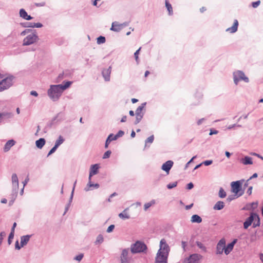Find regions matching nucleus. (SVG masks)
I'll use <instances>...</instances> for the list:
<instances>
[{
  "label": "nucleus",
  "mask_w": 263,
  "mask_h": 263,
  "mask_svg": "<svg viewBox=\"0 0 263 263\" xmlns=\"http://www.w3.org/2000/svg\"><path fill=\"white\" fill-rule=\"evenodd\" d=\"M72 83L71 81H64L63 84L51 85L47 90V95L54 102L57 101L62 95L63 92L67 89Z\"/></svg>",
  "instance_id": "nucleus-1"
},
{
  "label": "nucleus",
  "mask_w": 263,
  "mask_h": 263,
  "mask_svg": "<svg viewBox=\"0 0 263 263\" xmlns=\"http://www.w3.org/2000/svg\"><path fill=\"white\" fill-rule=\"evenodd\" d=\"M15 77L12 75H9L0 81V92L9 89L14 83Z\"/></svg>",
  "instance_id": "nucleus-2"
},
{
  "label": "nucleus",
  "mask_w": 263,
  "mask_h": 263,
  "mask_svg": "<svg viewBox=\"0 0 263 263\" xmlns=\"http://www.w3.org/2000/svg\"><path fill=\"white\" fill-rule=\"evenodd\" d=\"M244 180L233 181L231 183V191L235 194H238V197L242 196L244 193V190H242V184Z\"/></svg>",
  "instance_id": "nucleus-3"
},
{
  "label": "nucleus",
  "mask_w": 263,
  "mask_h": 263,
  "mask_svg": "<svg viewBox=\"0 0 263 263\" xmlns=\"http://www.w3.org/2000/svg\"><path fill=\"white\" fill-rule=\"evenodd\" d=\"M147 249L146 245L142 241H137L131 246V252L133 254L144 252Z\"/></svg>",
  "instance_id": "nucleus-4"
},
{
  "label": "nucleus",
  "mask_w": 263,
  "mask_h": 263,
  "mask_svg": "<svg viewBox=\"0 0 263 263\" xmlns=\"http://www.w3.org/2000/svg\"><path fill=\"white\" fill-rule=\"evenodd\" d=\"M234 83L237 85L240 81H243L246 83L249 82V78L245 76V73L241 70H237L233 73Z\"/></svg>",
  "instance_id": "nucleus-5"
},
{
  "label": "nucleus",
  "mask_w": 263,
  "mask_h": 263,
  "mask_svg": "<svg viewBox=\"0 0 263 263\" xmlns=\"http://www.w3.org/2000/svg\"><path fill=\"white\" fill-rule=\"evenodd\" d=\"M39 40V36H37L35 31L34 32L28 35L23 40V45L28 46L32 44Z\"/></svg>",
  "instance_id": "nucleus-6"
},
{
  "label": "nucleus",
  "mask_w": 263,
  "mask_h": 263,
  "mask_svg": "<svg viewBox=\"0 0 263 263\" xmlns=\"http://www.w3.org/2000/svg\"><path fill=\"white\" fill-rule=\"evenodd\" d=\"M129 24V22H125L122 24H119L118 22H114L112 23L110 30L115 32H119L124 27L128 26Z\"/></svg>",
  "instance_id": "nucleus-7"
},
{
  "label": "nucleus",
  "mask_w": 263,
  "mask_h": 263,
  "mask_svg": "<svg viewBox=\"0 0 263 263\" xmlns=\"http://www.w3.org/2000/svg\"><path fill=\"white\" fill-rule=\"evenodd\" d=\"M128 249H124L122 250L120 256L121 263H131L132 256H128Z\"/></svg>",
  "instance_id": "nucleus-8"
},
{
  "label": "nucleus",
  "mask_w": 263,
  "mask_h": 263,
  "mask_svg": "<svg viewBox=\"0 0 263 263\" xmlns=\"http://www.w3.org/2000/svg\"><path fill=\"white\" fill-rule=\"evenodd\" d=\"M168 254L158 251L155 258V263H167Z\"/></svg>",
  "instance_id": "nucleus-9"
},
{
  "label": "nucleus",
  "mask_w": 263,
  "mask_h": 263,
  "mask_svg": "<svg viewBox=\"0 0 263 263\" xmlns=\"http://www.w3.org/2000/svg\"><path fill=\"white\" fill-rule=\"evenodd\" d=\"M202 257L200 254H193L184 261V263H200Z\"/></svg>",
  "instance_id": "nucleus-10"
},
{
  "label": "nucleus",
  "mask_w": 263,
  "mask_h": 263,
  "mask_svg": "<svg viewBox=\"0 0 263 263\" xmlns=\"http://www.w3.org/2000/svg\"><path fill=\"white\" fill-rule=\"evenodd\" d=\"M12 192L13 194L16 196L18 193V179L16 174L14 173L12 175Z\"/></svg>",
  "instance_id": "nucleus-11"
},
{
  "label": "nucleus",
  "mask_w": 263,
  "mask_h": 263,
  "mask_svg": "<svg viewBox=\"0 0 263 263\" xmlns=\"http://www.w3.org/2000/svg\"><path fill=\"white\" fill-rule=\"evenodd\" d=\"M159 247L160 248L158 251H160V252L169 254V252L170 251V248L168 245L166 243L165 239L163 238L160 240Z\"/></svg>",
  "instance_id": "nucleus-12"
},
{
  "label": "nucleus",
  "mask_w": 263,
  "mask_h": 263,
  "mask_svg": "<svg viewBox=\"0 0 263 263\" xmlns=\"http://www.w3.org/2000/svg\"><path fill=\"white\" fill-rule=\"evenodd\" d=\"M256 213L252 212L250 213V216L248 217L243 222V228L247 229L249 226L253 224V220L255 219Z\"/></svg>",
  "instance_id": "nucleus-13"
},
{
  "label": "nucleus",
  "mask_w": 263,
  "mask_h": 263,
  "mask_svg": "<svg viewBox=\"0 0 263 263\" xmlns=\"http://www.w3.org/2000/svg\"><path fill=\"white\" fill-rule=\"evenodd\" d=\"M256 213L252 212L250 213V216L248 217L243 222V228L247 229L249 226L253 224V220L255 219Z\"/></svg>",
  "instance_id": "nucleus-14"
},
{
  "label": "nucleus",
  "mask_w": 263,
  "mask_h": 263,
  "mask_svg": "<svg viewBox=\"0 0 263 263\" xmlns=\"http://www.w3.org/2000/svg\"><path fill=\"white\" fill-rule=\"evenodd\" d=\"M226 240L224 238L221 239L216 246V254H222L224 252Z\"/></svg>",
  "instance_id": "nucleus-15"
},
{
  "label": "nucleus",
  "mask_w": 263,
  "mask_h": 263,
  "mask_svg": "<svg viewBox=\"0 0 263 263\" xmlns=\"http://www.w3.org/2000/svg\"><path fill=\"white\" fill-rule=\"evenodd\" d=\"M111 66H110L107 69H103L102 71V75L106 82L110 81Z\"/></svg>",
  "instance_id": "nucleus-16"
},
{
  "label": "nucleus",
  "mask_w": 263,
  "mask_h": 263,
  "mask_svg": "<svg viewBox=\"0 0 263 263\" xmlns=\"http://www.w3.org/2000/svg\"><path fill=\"white\" fill-rule=\"evenodd\" d=\"M237 239H234L233 240L228 243L227 246H225L224 253L228 255L233 249L234 245L237 243Z\"/></svg>",
  "instance_id": "nucleus-17"
},
{
  "label": "nucleus",
  "mask_w": 263,
  "mask_h": 263,
  "mask_svg": "<svg viewBox=\"0 0 263 263\" xmlns=\"http://www.w3.org/2000/svg\"><path fill=\"white\" fill-rule=\"evenodd\" d=\"M173 164L174 162L173 161L168 160L162 164L161 166V169L163 171H165L167 174H168L170 170L171 169L173 165Z\"/></svg>",
  "instance_id": "nucleus-18"
},
{
  "label": "nucleus",
  "mask_w": 263,
  "mask_h": 263,
  "mask_svg": "<svg viewBox=\"0 0 263 263\" xmlns=\"http://www.w3.org/2000/svg\"><path fill=\"white\" fill-rule=\"evenodd\" d=\"M99 168V165L98 164H95L91 165L90 171H89V180L91 179V177L93 175H95L98 173V170Z\"/></svg>",
  "instance_id": "nucleus-19"
},
{
  "label": "nucleus",
  "mask_w": 263,
  "mask_h": 263,
  "mask_svg": "<svg viewBox=\"0 0 263 263\" xmlns=\"http://www.w3.org/2000/svg\"><path fill=\"white\" fill-rule=\"evenodd\" d=\"M238 26V22L237 20H235L233 26L226 29V31L231 33L236 32L237 31Z\"/></svg>",
  "instance_id": "nucleus-20"
},
{
  "label": "nucleus",
  "mask_w": 263,
  "mask_h": 263,
  "mask_svg": "<svg viewBox=\"0 0 263 263\" xmlns=\"http://www.w3.org/2000/svg\"><path fill=\"white\" fill-rule=\"evenodd\" d=\"M20 15L21 17L27 21L31 20L33 18V17L31 16L28 15L27 13L24 9H20Z\"/></svg>",
  "instance_id": "nucleus-21"
},
{
  "label": "nucleus",
  "mask_w": 263,
  "mask_h": 263,
  "mask_svg": "<svg viewBox=\"0 0 263 263\" xmlns=\"http://www.w3.org/2000/svg\"><path fill=\"white\" fill-rule=\"evenodd\" d=\"M15 143V141L13 140H8L5 144L4 147V152H6L10 150L11 147L13 146Z\"/></svg>",
  "instance_id": "nucleus-22"
},
{
  "label": "nucleus",
  "mask_w": 263,
  "mask_h": 263,
  "mask_svg": "<svg viewBox=\"0 0 263 263\" xmlns=\"http://www.w3.org/2000/svg\"><path fill=\"white\" fill-rule=\"evenodd\" d=\"M31 235H24L21 237V243L22 246H26L31 238Z\"/></svg>",
  "instance_id": "nucleus-23"
},
{
  "label": "nucleus",
  "mask_w": 263,
  "mask_h": 263,
  "mask_svg": "<svg viewBox=\"0 0 263 263\" xmlns=\"http://www.w3.org/2000/svg\"><path fill=\"white\" fill-rule=\"evenodd\" d=\"M240 162L244 165H249L253 164L252 158L247 156L242 158L240 160Z\"/></svg>",
  "instance_id": "nucleus-24"
},
{
  "label": "nucleus",
  "mask_w": 263,
  "mask_h": 263,
  "mask_svg": "<svg viewBox=\"0 0 263 263\" xmlns=\"http://www.w3.org/2000/svg\"><path fill=\"white\" fill-rule=\"evenodd\" d=\"M45 139L44 138H41L35 141V145L38 148L41 149L45 144Z\"/></svg>",
  "instance_id": "nucleus-25"
},
{
  "label": "nucleus",
  "mask_w": 263,
  "mask_h": 263,
  "mask_svg": "<svg viewBox=\"0 0 263 263\" xmlns=\"http://www.w3.org/2000/svg\"><path fill=\"white\" fill-rule=\"evenodd\" d=\"M114 140H116V139H115L114 135L113 134H109L106 140L104 146L105 148H107L110 142Z\"/></svg>",
  "instance_id": "nucleus-26"
},
{
  "label": "nucleus",
  "mask_w": 263,
  "mask_h": 263,
  "mask_svg": "<svg viewBox=\"0 0 263 263\" xmlns=\"http://www.w3.org/2000/svg\"><path fill=\"white\" fill-rule=\"evenodd\" d=\"M224 206V203L222 201H217L213 206V209L215 210H221Z\"/></svg>",
  "instance_id": "nucleus-27"
},
{
  "label": "nucleus",
  "mask_w": 263,
  "mask_h": 263,
  "mask_svg": "<svg viewBox=\"0 0 263 263\" xmlns=\"http://www.w3.org/2000/svg\"><path fill=\"white\" fill-rule=\"evenodd\" d=\"M191 221L193 223H199L202 222V218L198 215L194 214L192 215Z\"/></svg>",
  "instance_id": "nucleus-28"
},
{
  "label": "nucleus",
  "mask_w": 263,
  "mask_h": 263,
  "mask_svg": "<svg viewBox=\"0 0 263 263\" xmlns=\"http://www.w3.org/2000/svg\"><path fill=\"white\" fill-rule=\"evenodd\" d=\"M128 208H126L122 213L119 214V217L122 219H128L130 218L129 215L127 213Z\"/></svg>",
  "instance_id": "nucleus-29"
},
{
  "label": "nucleus",
  "mask_w": 263,
  "mask_h": 263,
  "mask_svg": "<svg viewBox=\"0 0 263 263\" xmlns=\"http://www.w3.org/2000/svg\"><path fill=\"white\" fill-rule=\"evenodd\" d=\"M100 186L99 184L98 183H93L91 182V180H89V182L87 184V186L85 188V191H89L90 187H94L96 189L99 188Z\"/></svg>",
  "instance_id": "nucleus-30"
},
{
  "label": "nucleus",
  "mask_w": 263,
  "mask_h": 263,
  "mask_svg": "<svg viewBox=\"0 0 263 263\" xmlns=\"http://www.w3.org/2000/svg\"><path fill=\"white\" fill-rule=\"evenodd\" d=\"M64 114L63 112H60L59 113H58L52 120L51 121V122L50 123V125H52V123L57 120L58 119V118H59L58 119V120L59 121H61V120H63V118H64Z\"/></svg>",
  "instance_id": "nucleus-31"
},
{
  "label": "nucleus",
  "mask_w": 263,
  "mask_h": 263,
  "mask_svg": "<svg viewBox=\"0 0 263 263\" xmlns=\"http://www.w3.org/2000/svg\"><path fill=\"white\" fill-rule=\"evenodd\" d=\"M146 103L144 102L141 104L136 110L135 115H144V112H142V110L146 105Z\"/></svg>",
  "instance_id": "nucleus-32"
},
{
  "label": "nucleus",
  "mask_w": 263,
  "mask_h": 263,
  "mask_svg": "<svg viewBox=\"0 0 263 263\" xmlns=\"http://www.w3.org/2000/svg\"><path fill=\"white\" fill-rule=\"evenodd\" d=\"M257 206V202H252L250 204H247L246 206L243 208V209H246L247 210H254L256 209Z\"/></svg>",
  "instance_id": "nucleus-33"
},
{
  "label": "nucleus",
  "mask_w": 263,
  "mask_h": 263,
  "mask_svg": "<svg viewBox=\"0 0 263 263\" xmlns=\"http://www.w3.org/2000/svg\"><path fill=\"white\" fill-rule=\"evenodd\" d=\"M165 6L168 12L169 15H172L173 14V8L171 4L167 0H165Z\"/></svg>",
  "instance_id": "nucleus-34"
},
{
  "label": "nucleus",
  "mask_w": 263,
  "mask_h": 263,
  "mask_svg": "<svg viewBox=\"0 0 263 263\" xmlns=\"http://www.w3.org/2000/svg\"><path fill=\"white\" fill-rule=\"evenodd\" d=\"M260 218H259V215L256 213V216H255V219H254V220H253L252 227L253 228H255L257 227H259L260 226Z\"/></svg>",
  "instance_id": "nucleus-35"
},
{
  "label": "nucleus",
  "mask_w": 263,
  "mask_h": 263,
  "mask_svg": "<svg viewBox=\"0 0 263 263\" xmlns=\"http://www.w3.org/2000/svg\"><path fill=\"white\" fill-rule=\"evenodd\" d=\"M64 140L65 139L62 136H59L55 141L54 146L58 148V147L64 142Z\"/></svg>",
  "instance_id": "nucleus-36"
},
{
  "label": "nucleus",
  "mask_w": 263,
  "mask_h": 263,
  "mask_svg": "<svg viewBox=\"0 0 263 263\" xmlns=\"http://www.w3.org/2000/svg\"><path fill=\"white\" fill-rule=\"evenodd\" d=\"M104 241V238L102 234H99L95 241V245H100Z\"/></svg>",
  "instance_id": "nucleus-37"
},
{
  "label": "nucleus",
  "mask_w": 263,
  "mask_h": 263,
  "mask_svg": "<svg viewBox=\"0 0 263 263\" xmlns=\"http://www.w3.org/2000/svg\"><path fill=\"white\" fill-rule=\"evenodd\" d=\"M218 196L220 198H224L226 197V192L222 187L220 188L218 192Z\"/></svg>",
  "instance_id": "nucleus-38"
},
{
  "label": "nucleus",
  "mask_w": 263,
  "mask_h": 263,
  "mask_svg": "<svg viewBox=\"0 0 263 263\" xmlns=\"http://www.w3.org/2000/svg\"><path fill=\"white\" fill-rule=\"evenodd\" d=\"M154 140V135H152L148 137L145 141V147L147 146L148 143H152Z\"/></svg>",
  "instance_id": "nucleus-39"
},
{
  "label": "nucleus",
  "mask_w": 263,
  "mask_h": 263,
  "mask_svg": "<svg viewBox=\"0 0 263 263\" xmlns=\"http://www.w3.org/2000/svg\"><path fill=\"white\" fill-rule=\"evenodd\" d=\"M155 203V200H152L149 202H147L144 205V209L145 211H146L149 207H151L153 204Z\"/></svg>",
  "instance_id": "nucleus-40"
},
{
  "label": "nucleus",
  "mask_w": 263,
  "mask_h": 263,
  "mask_svg": "<svg viewBox=\"0 0 263 263\" xmlns=\"http://www.w3.org/2000/svg\"><path fill=\"white\" fill-rule=\"evenodd\" d=\"M21 25L25 28H33V23L32 22H24L21 23Z\"/></svg>",
  "instance_id": "nucleus-41"
},
{
  "label": "nucleus",
  "mask_w": 263,
  "mask_h": 263,
  "mask_svg": "<svg viewBox=\"0 0 263 263\" xmlns=\"http://www.w3.org/2000/svg\"><path fill=\"white\" fill-rule=\"evenodd\" d=\"M97 40V43L98 44H103L105 42V41H106L105 37L104 36H101V35L99 36Z\"/></svg>",
  "instance_id": "nucleus-42"
},
{
  "label": "nucleus",
  "mask_w": 263,
  "mask_h": 263,
  "mask_svg": "<svg viewBox=\"0 0 263 263\" xmlns=\"http://www.w3.org/2000/svg\"><path fill=\"white\" fill-rule=\"evenodd\" d=\"M136 115V120L134 122L135 124H138L142 119L144 115Z\"/></svg>",
  "instance_id": "nucleus-43"
},
{
  "label": "nucleus",
  "mask_w": 263,
  "mask_h": 263,
  "mask_svg": "<svg viewBox=\"0 0 263 263\" xmlns=\"http://www.w3.org/2000/svg\"><path fill=\"white\" fill-rule=\"evenodd\" d=\"M177 185V182L176 181V182L170 183L169 184H168L166 186L168 189H172L176 187Z\"/></svg>",
  "instance_id": "nucleus-44"
},
{
  "label": "nucleus",
  "mask_w": 263,
  "mask_h": 263,
  "mask_svg": "<svg viewBox=\"0 0 263 263\" xmlns=\"http://www.w3.org/2000/svg\"><path fill=\"white\" fill-rule=\"evenodd\" d=\"M124 134V132L123 130H120L116 135H114L115 139L116 140L119 138L122 137Z\"/></svg>",
  "instance_id": "nucleus-45"
},
{
  "label": "nucleus",
  "mask_w": 263,
  "mask_h": 263,
  "mask_svg": "<svg viewBox=\"0 0 263 263\" xmlns=\"http://www.w3.org/2000/svg\"><path fill=\"white\" fill-rule=\"evenodd\" d=\"M196 245L197 246L201 249L204 250V251H206V248L205 247L200 241H196Z\"/></svg>",
  "instance_id": "nucleus-46"
},
{
  "label": "nucleus",
  "mask_w": 263,
  "mask_h": 263,
  "mask_svg": "<svg viewBox=\"0 0 263 263\" xmlns=\"http://www.w3.org/2000/svg\"><path fill=\"white\" fill-rule=\"evenodd\" d=\"M111 154V152L110 150L107 151L103 156V159L108 158Z\"/></svg>",
  "instance_id": "nucleus-47"
},
{
  "label": "nucleus",
  "mask_w": 263,
  "mask_h": 263,
  "mask_svg": "<svg viewBox=\"0 0 263 263\" xmlns=\"http://www.w3.org/2000/svg\"><path fill=\"white\" fill-rule=\"evenodd\" d=\"M14 235V233H11L9 234L8 239V242L9 245H10L12 242V239L13 238Z\"/></svg>",
  "instance_id": "nucleus-48"
},
{
  "label": "nucleus",
  "mask_w": 263,
  "mask_h": 263,
  "mask_svg": "<svg viewBox=\"0 0 263 263\" xmlns=\"http://www.w3.org/2000/svg\"><path fill=\"white\" fill-rule=\"evenodd\" d=\"M83 256H84L83 254L81 253V254H79L78 255L74 257V259H75L78 261H80L82 259Z\"/></svg>",
  "instance_id": "nucleus-49"
},
{
  "label": "nucleus",
  "mask_w": 263,
  "mask_h": 263,
  "mask_svg": "<svg viewBox=\"0 0 263 263\" xmlns=\"http://www.w3.org/2000/svg\"><path fill=\"white\" fill-rule=\"evenodd\" d=\"M57 148H58V147H57L56 146H55L54 145V146L49 152V153H48V154L47 155V157L49 156L50 155H51V154L54 153L55 152V151L57 150Z\"/></svg>",
  "instance_id": "nucleus-50"
},
{
  "label": "nucleus",
  "mask_w": 263,
  "mask_h": 263,
  "mask_svg": "<svg viewBox=\"0 0 263 263\" xmlns=\"http://www.w3.org/2000/svg\"><path fill=\"white\" fill-rule=\"evenodd\" d=\"M213 163V161L212 160H208L203 161L202 163L205 166H209L212 164Z\"/></svg>",
  "instance_id": "nucleus-51"
},
{
  "label": "nucleus",
  "mask_w": 263,
  "mask_h": 263,
  "mask_svg": "<svg viewBox=\"0 0 263 263\" xmlns=\"http://www.w3.org/2000/svg\"><path fill=\"white\" fill-rule=\"evenodd\" d=\"M140 49H141V47L139 48L137 50H136V51L134 53V57H135V60L137 62H138V61L139 59L138 54L139 53V51H140Z\"/></svg>",
  "instance_id": "nucleus-52"
},
{
  "label": "nucleus",
  "mask_w": 263,
  "mask_h": 263,
  "mask_svg": "<svg viewBox=\"0 0 263 263\" xmlns=\"http://www.w3.org/2000/svg\"><path fill=\"white\" fill-rule=\"evenodd\" d=\"M260 4V1H257L252 3V6L253 8H257Z\"/></svg>",
  "instance_id": "nucleus-53"
},
{
  "label": "nucleus",
  "mask_w": 263,
  "mask_h": 263,
  "mask_svg": "<svg viewBox=\"0 0 263 263\" xmlns=\"http://www.w3.org/2000/svg\"><path fill=\"white\" fill-rule=\"evenodd\" d=\"M34 5L37 7H44L46 5V3L45 2H42L41 3H35L34 4Z\"/></svg>",
  "instance_id": "nucleus-54"
},
{
  "label": "nucleus",
  "mask_w": 263,
  "mask_h": 263,
  "mask_svg": "<svg viewBox=\"0 0 263 263\" xmlns=\"http://www.w3.org/2000/svg\"><path fill=\"white\" fill-rule=\"evenodd\" d=\"M43 27V24L41 23H33V28H41Z\"/></svg>",
  "instance_id": "nucleus-55"
},
{
  "label": "nucleus",
  "mask_w": 263,
  "mask_h": 263,
  "mask_svg": "<svg viewBox=\"0 0 263 263\" xmlns=\"http://www.w3.org/2000/svg\"><path fill=\"white\" fill-rule=\"evenodd\" d=\"M114 228H115V225H114V224H111V225H110V226L108 227V228H107V229L106 232H107V233H110V232H111L113 231V230L114 229Z\"/></svg>",
  "instance_id": "nucleus-56"
},
{
  "label": "nucleus",
  "mask_w": 263,
  "mask_h": 263,
  "mask_svg": "<svg viewBox=\"0 0 263 263\" xmlns=\"http://www.w3.org/2000/svg\"><path fill=\"white\" fill-rule=\"evenodd\" d=\"M218 133V131L217 130L214 129V128H211V129H210V132L209 133V135H215Z\"/></svg>",
  "instance_id": "nucleus-57"
},
{
  "label": "nucleus",
  "mask_w": 263,
  "mask_h": 263,
  "mask_svg": "<svg viewBox=\"0 0 263 263\" xmlns=\"http://www.w3.org/2000/svg\"><path fill=\"white\" fill-rule=\"evenodd\" d=\"M24 246H21V243L20 244V245H19V243H18V241L17 240L16 242H15V249L16 250H20L21 248L23 247Z\"/></svg>",
  "instance_id": "nucleus-58"
},
{
  "label": "nucleus",
  "mask_w": 263,
  "mask_h": 263,
  "mask_svg": "<svg viewBox=\"0 0 263 263\" xmlns=\"http://www.w3.org/2000/svg\"><path fill=\"white\" fill-rule=\"evenodd\" d=\"M241 126L240 125H239V124H234L233 125H229L228 127V129H232V128H233L234 127H240Z\"/></svg>",
  "instance_id": "nucleus-59"
},
{
  "label": "nucleus",
  "mask_w": 263,
  "mask_h": 263,
  "mask_svg": "<svg viewBox=\"0 0 263 263\" xmlns=\"http://www.w3.org/2000/svg\"><path fill=\"white\" fill-rule=\"evenodd\" d=\"M31 31V30L30 29H25V30H24L23 31H22L21 33V35H22V36H24L26 34V33H28L30 32Z\"/></svg>",
  "instance_id": "nucleus-60"
},
{
  "label": "nucleus",
  "mask_w": 263,
  "mask_h": 263,
  "mask_svg": "<svg viewBox=\"0 0 263 263\" xmlns=\"http://www.w3.org/2000/svg\"><path fill=\"white\" fill-rule=\"evenodd\" d=\"M250 154L252 156H256L258 158L261 159L262 160H263V157L257 153L252 152V153H251Z\"/></svg>",
  "instance_id": "nucleus-61"
},
{
  "label": "nucleus",
  "mask_w": 263,
  "mask_h": 263,
  "mask_svg": "<svg viewBox=\"0 0 263 263\" xmlns=\"http://www.w3.org/2000/svg\"><path fill=\"white\" fill-rule=\"evenodd\" d=\"M196 158V156H195L192 157V158L185 164V169H186L188 167L189 165L190 164V163H191L193 161V160Z\"/></svg>",
  "instance_id": "nucleus-62"
},
{
  "label": "nucleus",
  "mask_w": 263,
  "mask_h": 263,
  "mask_svg": "<svg viewBox=\"0 0 263 263\" xmlns=\"http://www.w3.org/2000/svg\"><path fill=\"white\" fill-rule=\"evenodd\" d=\"M194 187V184L192 182H190L186 185V189L187 190H191Z\"/></svg>",
  "instance_id": "nucleus-63"
},
{
  "label": "nucleus",
  "mask_w": 263,
  "mask_h": 263,
  "mask_svg": "<svg viewBox=\"0 0 263 263\" xmlns=\"http://www.w3.org/2000/svg\"><path fill=\"white\" fill-rule=\"evenodd\" d=\"M235 199V197H234V195H230L228 197L227 199V200L229 202H231V201H232L233 200H234Z\"/></svg>",
  "instance_id": "nucleus-64"
}]
</instances>
